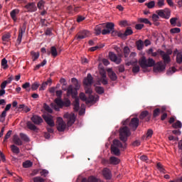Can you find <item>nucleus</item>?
<instances>
[{"mask_svg":"<svg viewBox=\"0 0 182 182\" xmlns=\"http://www.w3.org/2000/svg\"><path fill=\"white\" fill-rule=\"evenodd\" d=\"M139 64L142 69H147V68H153L154 72L157 73L158 72H163L166 70V64L163 61H159L156 63V61L153 58L146 59L144 56L141 57L139 60Z\"/></svg>","mask_w":182,"mask_h":182,"instance_id":"f257e3e1","label":"nucleus"},{"mask_svg":"<svg viewBox=\"0 0 182 182\" xmlns=\"http://www.w3.org/2000/svg\"><path fill=\"white\" fill-rule=\"evenodd\" d=\"M62 90H57L55 92V95L57 96V98L55 99L54 102L51 103V107L56 112H59L60 109H63V107H69L70 106V100H67L65 101L62 100Z\"/></svg>","mask_w":182,"mask_h":182,"instance_id":"f03ea898","label":"nucleus"},{"mask_svg":"<svg viewBox=\"0 0 182 182\" xmlns=\"http://www.w3.org/2000/svg\"><path fill=\"white\" fill-rule=\"evenodd\" d=\"M113 144L111 146V151L114 156H120L119 149H126L127 147V144H122V142L118 139H114L113 141Z\"/></svg>","mask_w":182,"mask_h":182,"instance_id":"7ed1b4c3","label":"nucleus"},{"mask_svg":"<svg viewBox=\"0 0 182 182\" xmlns=\"http://www.w3.org/2000/svg\"><path fill=\"white\" fill-rule=\"evenodd\" d=\"M130 136V129L128 127H122L119 129V139L121 141H123L124 144H126L127 138Z\"/></svg>","mask_w":182,"mask_h":182,"instance_id":"20e7f679","label":"nucleus"},{"mask_svg":"<svg viewBox=\"0 0 182 182\" xmlns=\"http://www.w3.org/2000/svg\"><path fill=\"white\" fill-rule=\"evenodd\" d=\"M103 25L104 29L102 30V35H109L112 32V31H114V23H104Z\"/></svg>","mask_w":182,"mask_h":182,"instance_id":"39448f33","label":"nucleus"},{"mask_svg":"<svg viewBox=\"0 0 182 182\" xmlns=\"http://www.w3.org/2000/svg\"><path fill=\"white\" fill-rule=\"evenodd\" d=\"M158 53L161 56L164 62L163 63L167 66L168 63H170L171 62V58H170V55L166 53V52L159 49Z\"/></svg>","mask_w":182,"mask_h":182,"instance_id":"423d86ee","label":"nucleus"},{"mask_svg":"<svg viewBox=\"0 0 182 182\" xmlns=\"http://www.w3.org/2000/svg\"><path fill=\"white\" fill-rule=\"evenodd\" d=\"M66 129V122L63 121L62 117L57 118V130L58 132H65Z\"/></svg>","mask_w":182,"mask_h":182,"instance_id":"0eeeda50","label":"nucleus"},{"mask_svg":"<svg viewBox=\"0 0 182 182\" xmlns=\"http://www.w3.org/2000/svg\"><path fill=\"white\" fill-rule=\"evenodd\" d=\"M64 118L67 119V124L68 126V127H70V126H72L75 120H76V117H75V114H64Z\"/></svg>","mask_w":182,"mask_h":182,"instance_id":"6e6552de","label":"nucleus"},{"mask_svg":"<svg viewBox=\"0 0 182 182\" xmlns=\"http://www.w3.org/2000/svg\"><path fill=\"white\" fill-rule=\"evenodd\" d=\"M156 14H157V15L161 18L168 19V16H170V9L166 8L164 10H157Z\"/></svg>","mask_w":182,"mask_h":182,"instance_id":"1a4fd4ad","label":"nucleus"},{"mask_svg":"<svg viewBox=\"0 0 182 182\" xmlns=\"http://www.w3.org/2000/svg\"><path fill=\"white\" fill-rule=\"evenodd\" d=\"M89 35H90L89 31L82 30L77 33V34L75 36V39H77V41H80V39H85V38H87Z\"/></svg>","mask_w":182,"mask_h":182,"instance_id":"9d476101","label":"nucleus"},{"mask_svg":"<svg viewBox=\"0 0 182 182\" xmlns=\"http://www.w3.org/2000/svg\"><path fill=\"white\" fill-rule=\"evenodd\" d=\"M43 119L50 127H55V122H53V118L51 115L43 114Z\"/></svg>","mask_w":182,"mask_h":182,"instance_id":"9b49d317","label":"nucleus"},{"mask_svg":"<svg viewBox=\"0 0 182 182\" xmlns=\"http://www.w3.org/2000/svg\"><path fill=\"white\" fill-rule=\"evenodd\" d=\"M140 123V120H139V118L134 117L131 119L129 126L130 129H133V130H136L137 127H139V124Z\"/></svg>","mask_w":182,"mask_h":182,"instance_id":"f8f14e48","label":"nucleus"},{"mask_svg":"<svg viewBox=\"0 0 182 182\" xmlns=\"http://www.w3.org/2000/svg\"><path fill=\"white\" fill-rule=\"evenodd\" d=\"M24 8L27 9L28 12H36L38 8L36 7V4L35 2L28 3Z\"/></svg>","mask_w":182,"mask_h":182,"instance_id":"ddd939ff","label":"nucleus"},{"mask_svg":"<svg viewBox=\"0 0 182 182\" xmlns=\"http://www.w3.org/2000/svg\"><path fill=\"white\" fill-rule=\"evenodd\" d=\"M82 83L84 86H92L93 83V77L92 76V74L88 73L87 77L84 78Z\"/></svg>","mask_w":182,"mask_h":182,"instance_id":"4468645a","label":"nucleus"},{"mask_svg":"<svg viewBox=\"0 0 182 182\" xmlns=\"http://www.w3.org/2000/svg\"><path fill=\"white\" fill-rule=\"evenodd\" d=\"M109 57L110 60H112V62H114V63H117V65L122 63V58H117V55H116V54H114V53L109 52Z\"/></svg>","mask_w":182,"mask_h":182,"instance_id":"2eb2a0df","label":"nucleus"},{"mask_svg":"<svg viewBox=\"0 0 182 182\" xmlns=\"http://www.w3.org/2000/svg\"><path fill=\"white\" fill-rule=\"evenodd\" d=\"M68 95H72L73 99L77 98V90H73V86L69 85L67 90Z\"/></svg>","mask_w":182,"mask_h":182,"instance_id":"dca6fc26","label":"nucleus"},{"mask_svg":"<svg viewBox=\"0 0 182 182\" xmlns=\"http://www.w3.org/2000/svg\"><path fill=\"white\" fill-rule=\"evenodd\" d=\"M140 120H145V122H150L151 119V115H149L148 111H143L139 115Z\"/></svg>","mask_w":182,"mask_h":182,"instance_id":"f3484780","label":"nucleus"},{"mask_svg":"<svg viewBox=\"0 0 182 182\" xmlns=\"http://www.w3.org/2000/svg\"><path fill=\"white\" fill-rule=\"evenodd\" d=\"M102 176L106 180L112 179V171L108 168H104L102 170Z\"/></svg>","mask_w":182,"mask_h":182,"instance_id":"a211bd4d","label":"nucleus"},{"mask_svg":"<svg viewBox=\"0 0 182 182\" xmlns=\"http://www.w3.org/2000/svg\"><path fill=\"white\" fill-rule=\"evenodd\" d=\"M31 122L34 123V124H37L39 126L41 123H43V119L42 117L38 115H33V117L31 118Z\"/></svg>","mask_w":182,"mask_h":182,"instance_id":"6ab92c4d","label":"nucleus"},{"mask_svg":"<svg viewBox=\"0 0 182 182\" xmlns=\"http://www.w3.org/2000/svg\"><path fill=\"white\" fill-rule=\"evenodd\" d=\"M128 66L132 65V72L133 73H139L140 72V66L137 65V61L135 63L129 62L127 63Z\"/></svg>","mask_w":182,"mask_h":182,"instance_id":"aec40b11","label":"nucleus"},{"mask_svg":"<svg viewBox=\"0 0 182 182\" xmlns=\"http://www.w3.org/2000/svg\"><path fill=\"white\" fill-rule=\"evenodd\" d=\"M3 45H7L9 42H11V33H7L4 34L1 37Z\"/></svg>","mask_w":182,"mask_h":182,"instance_id":"412c9836","label":"nucleus"},{"mask_svg":"<svg viewBox=\"0 0 182 182\" xmlns=\"http://www.w3.org/2000/svg\"><path fill=\"white\" fill-rule=\"evenodd\" d=\"M108 76L112 82H115V80H117V75H116V73L114 72L111 68H109L107 70Z\"/></svg>","mask_w":182,"mask_h":182,"instance_id":"4be33fe9","label":"nucleus"},{"mask_svg":"<svg viewBox=\"0 0 182 182\" xmlns=\"http://www.w3.org/2000/svg\"><path fill=\"white\" fill-rule=\"evenodd\" d=\"M26 29V26L23 24V28H21L18 31V36L17 38V42L18 43H21V42H22V36H23V33H25Z\"/></svg>","mask_w":182,"mask_h":182,"instance_id":"5701e85b","label":"nucleus"},{"mask_svg":"<svg viewBox=\"0 0 182 182\" xmlns=\"http://www.w3.org/2000/svg\"><path fill=\"white\" fill-rule=\"evenodd\" d=\"M103 29H105V24L101 23L95 27V33L97 36L100 35L102 32H103Z\"/></svg>","mask_w":182,"mask_h":182,"instance_id":"b1692460","label":"nucleus"},{"mask_svg":"<svg viewBox=\"0 0 182 182\" xmlns=\"http://www.w3.org/2000/svg\"><path fill=\"white\" fill-rule=\"evenodd\" d=\"M50 54L53 58H56V56H58V50L55 46H52L50 50H47V55L49 56Z\"/></svg>","mask_w":182,"mask_h":182,"instance_id":"393cba45","label":"nucleus"},{"mask_svg":"<svg viewBox=\"0 0 182 182\" xmlns=\"http://www.w3.org/2000/svg\"><path fill=\"white\" fill-rule=\"evenodd\" d=\"M73 106L75 112H79V109H80V103L79 98H75L73 102Z\"/></svg>","mask_w":182,"mask_h":182,"instance_id":"a878e982","label":"nucleus"},{"mask_svg":"<svg viewBox=\"0 0 182 182\" xmlns=\"http://www.w3.org/2000/svg\"><path fill=\"white\" fill-rule=\"evenodd\" d=\"M97 100H99L98 96L95 97V95L90 94L88 98H87L86 103L87 105H89V103H93V102H97Z\"/></svg>","mask_w":182,"mask_h":182,"instance_id":"bb28decb","label":"nucleus"},{"mask_svg":"<svg viewBox=\"0 0 182 182\" xmlns=\"http://www.w3.org/2000/svg\"><path fill=\"white\" fill-rule=\"evenodd\" d=\"M129 35H133V30H132V28L128 27L124 33H122V39H126Z\"/></svg>","mask_w":182,"mask_h":182,"instance_id":"cd10ccee","label":"nucleus"},{"mask_svg":"<svg viewBox=\"0 0 182 182\" xmlns=\"http://www.w3.org/2000/svg\"><path fill=\"white\" fill-rule=\"evenodd\" d=\"M18 14H19V9H14L10 13V16L13 19V21H14V22H16V21L18 20V18L16 17Z\"/></svg>","mask_w":182,"mask_h":182,"instance_id":"c85d7f7f","label":"nucleus"},{"mask_svg":"<svg viewBox=\"0 0 182 182\" xmlns=\"http://www.w3.org/2000/svg\"><path fill=\"white\" fill-rule=\"evenodd\" d=\"M13 141L16 146H22V144H23V142L22 141L21 138H19V136H18L17 135L14 136Z\"/></svg>","mask_w":182,"mask_h":182,"instance_id":"c756f323","label":"nucleus"},{"mask_svg":"<svg viewBox=\"0 0 182 182\" xmlns=\"http://www.w3.org/2000/svg\"><path fill=\"white\" fill-rule=\"evenodd\" d=\"M136 46L138 50H142L143 48H144V42L141 40H138L136 41Z\"/></svg>","mask_w":182,"mask_h":182,"instance_id":"7c9ffc66","label":"nucleus"},{"mask_svg":"<svg viewBox=\"0 0 182 182\" xmlns=\"http://www.w3.org/2000/svg\"><path fill=\"white\" fill-rule=\"evenodd\" d=\"M71 82L73 85H74L75 90H79V89H80V85H79V82L77 81V79L72 78Z\"/></svg>","mask_w":182,"mask_h":182,"instance_id":"2f4dec72","label":"nucleus"},{"mask_svg":"<svg viewBox=\"0 0 182 182\" xmlns=\"http://www.w3.org/2000/svg\"><path fill=\"white\" fill-rule=\"evenodd\" d=\"M31 58L33 59V62H35V60H38L39 59V52H35V51H31Z\"/></svg>","mask_w":182,"mask_h":182,"instance_id":"473e14b6","label":"nucleus"},{"mask_svg":"<svg viewBox=\"0 0 182 182\" xmlns=\"http://www.w3.org/2000/svg\"><path fill=\"white\" fill-rule=\"evenodd\" d=\"M109 161L111 164H119V163H120V160L117 159L116 156L110 157Z\"/></svg>","mask_w":182,"mask_h":182,"instance_id":"72a5a7b5","label":"nucleus"},{"mask_svg":"<svg viewBox=\"0 0 182 182\" xmlns=\"http://www.w3.org/2000/svg\"><path fill=\"white\" fill-rule=\"evenodd\" d=\"M112 36H118L122 39V33L120 31H115L114 28L110 32Z\"/></svg>","mask_w":182,"mask_h":182,"instance_id":"f704fd0d","label":"nucleus"},{"mask_svg":"<svg viewBox=\"0 0 182 182\" xmlns=\"http://www.w3.org/2000/svg\"><path fill=\"white\" fill-rule=\"evenodd\" d=\"M85 91L87 95H92L93 93L92 85H85Z\"/></svg>","mask_w":182,"mask_h":182,"instance_id":"c9c22d12","label":"nucleus"},{"mask_svg":"<svg viewBox=\"0 0 182 182\" xmlns=\"http://www.w3.org/2000/svg\"><path fill=\"white\" fill-rule=\"evenodd\" d=\"M145 6H147V8H149V9H153V8H154V6H156V1H151L149 3H146Z\"/></svg>","mask_w":182,"mask_h":182,"instance_id":"e433bc0d","label":"nucleus"},{"mask_svg":"<svg viewBox=\"0 0 182 182\" xmlns=\"http://www.w3.org/2000/svg\"><path fill=\"white\" fill-rule=\"evenodd\" d=\"M11 151H13L15 154H19V153H21L19 148L15 145H11Z\"/></svg>","mask_w":182,"mask_h":182,"instance_id":"4c0bfd02","label":"nucleus"},{"mask_svg":"<svg viewBox=\"0 0 182 182\" xmlns=\"http://www.w3.org/2000/svg\"><path fill=\"white\" fill-rule=\"evenodd\" d=\"M95 91L98 95H103L105 93V88L100 86L95 87Z\"/></svg>","mask_w":182,"mask_h":182,"instance_id":"58836bf2","label":"nucleus"},{"mask_svg":"<svg viewBox=\"0 0 182 182\" xmlns=\"http://www.w3.org/2000/svg\"><path fill=\"white\" fill-rule=\"evenodd\" d=\"M172 127L173 128V129H181V127H182V124H181V122H180V121H176L175 123H173V124H172Z\"/></svg>","mask_w":182,"mask_h":182,"instance_id":"ea45409f","label":"nucleus"},{"mask_svg":"<svg viewBox=\"0 0 182 182\" xmlns=\"http://www.w3.org/2000/svg\"><path fill=\"white\" fill-rule=\"evenodd\" d=\"M138 21L140 22V23H146V25H151V23L150 22V21H149V19L147 18H140L138 19Z\"/></svg>","mask_w":182,"mask_h":182,"instance_id":"a19ab883","label":"nucleus"},{"mask_svg":"<svg viewBox=\"0 0 182 182\" xmlns=\"http://www.w3.org/2000/svg\"><path fill=\"white\" fill-rule=\"evenodd\" d=\"M124 58H129V55L130 54V48L129 47L125 46L123 50Z\"/></svg>","mask_w":182,"mask_h":182,"instance_id":"79ce46f5","label":"nucleus"},{"mask_svg":"<svg viewBox=\"0 0 182 182\" xmlns=\"http://www.w3.org/2000/svg\"><path fill=\"white\" fill-rule=\"evenodd\" d=\"M156 167L161 173H163L164 174H166V169H164V167H163V165L161 163H158L156 164Z\"/></svg>","mask_w":182,"mask_h":182,"instance_id":"37998d69","label":"nucleus"},{"mask_svg":"<svg viewBox=\"0 0 182 182\" xmlns=\"http://www.w3.org/2000/svg\"><path fill=\"white\" fill-rule=\"evenodd\" d=\"M32 161H26L23 163V167L24 168H29V167H32Z\"/></svg>","mask_w":182,"mask_h":182,"instance_id":"c03bdc74","label":"nucleus"},{"mask_svg":"<svg viewBox=\"0 0 182 182\" xmlns=\"http://www.w3.org/2000/svg\"><path fill=\"white\" fill-rule=\"evenodd\" d=\"M27 127L30 129V130H36V129H38V127H36V126H35V124H33L32 122H27Z\"/></svg>","mask_w":182,"mask_h":182,"instance_id":"a18cd8bd","label":"nucleus"},{"mask_svg":"<svg viewBox=\"0 0 182 182\" xmlns=\"http://www.w3.org/2000/svg\"><path fill=\"white\" fill-rule=\"evenodd\" d=\"M20 137L21 140H23V141H26V142L29 141V137H28V135L23 133H20Z\"/></svg>","mask_w":182,"mask_h":182,"instance_id":"49530a36","label":"nucleus"},{"mask_svg":"<svg viewBox=\"0 0 182 182\" xmlns=\"http://www.w3.org/2000/svg\"><path fill=\"white\" fill-rule=\"evenodd\" d=\"M1 66H3V69H8V60H6V58L1 60Z\"/></svg>","mask_w":182,"mask_h":182,"instance_id":"de8ad7c7","label":"nucleus"},{"mask_svg":"<svg viewBox=\"0 0 182 182\" xmlns=\"http://www.w3.org/2000/svg\"><path fill=\"white\" fill-rule=\"evenodd\" d=\"M43 109L46 110V112H48V113H52L53 112L50 107H49V105H48V104L46 103L43 104Z\"/></svg>","mask_w":182,"mask_h":182,"instance_id":"09e8293b","label":"nucleus"},{"mask_svg":"<svg viewBox=\"0 0 182 182\" xmlns=\"http://www.w3.org/2000/svg\"><path fill=\"white\" fill-rule=\"evenodd\" d=\"M176 72H177V69H176V68L173 67V68L168 69V70L166 73V75L170 76V75H173V73H176Z\"/></svg>","mask_w":182,"mask_h":182,"instance_id":"8fccbe9b","label":"nucleus"},{"mask_svg":"<svg viewBox=\"0 0 182 182\" xmlns=\"http://www.w3.org/2000/svg\"><path fill=\"white\" fill-rule=\"evenodd\" d=\"M176 62L177 63H182V53H178L176 55Z\"/></svg>","mask_w":182,"mask_h":182,"instance_id":"3c124183","label":"nucleus"},{"mask_svg":"<svg viewBox=\"0 0 182 182\" xmlns=\"http://www.w3.org/2000/svg\"><path fill=\"white\" fill-rule=\"evenodd\" d=\"M102 48H105V46L103 44H101L100 46H97L95 47H92L90 48L91 52H95V50H97V49H102Z\"/></svg>","mask_w":182,"mask_h":182,"instance_id":"603ef678","label":"nucleus"},{"mask_svg":"<svg viewBox=\"0 0 182 182\" xmlns=\"http://www.w3.org/2000/svg\"><path fill=\"white\" fill-rule=\"evenodd\" d=\"M166 4L164 3V0H158L156 3V6L158 8H161L162 6H164Z\"/></svg>","mask_w":182,"mask_h":182,"instance_id":"864d4df0","label":"nucleus"},{"mask_svg":"<svg viewBox=\"0 0 182 182\" xmlns=\"http://www.w3.org/2000/svg\"><path fill=\"white\" fill-rule=\"evenodd\" d=\"M161 109L159 108H156L154 110L153 117H158L160 116Z\"/></svg>","mask_w":182,"mask_h":182,"instance_id":"5fc2aeb1","label":"nucleus"},{"mask_svg":"<svg viewBox=\"0 0 182 182\" xmlns=\"http://www.w3.org/2000/svg\"><path fill=\"white\" fill-rule=\"evenodd\" d=\"M119 25L121 26L122 28H124V26H129V23H127V20H122L119 21Z\"/></svg>","mask_w":182,"mask_h":182,"instance_id":"6e6d98bb","label":"nucleus"},{"mask_svg":"<svg viewBox=\"0 0 182 182\" xmlns=\"http://www.w3.org/2000/svg\"><path fill=\"white\" fill-rule=\"evenodd\" d=\"M34 182H45V179H43L41 176H36L33 178Z\"/></svg>","mask_w":182,"mask_h":182,"instance_id":"4d7b16f0","label":"nucleus"},{"mask_svg":"<svg viewBox=\"0 0 182 182\" xmlns=\"http://www.w3.org/2000/svg\"><path fill=\"white\" fill-rule=\"evenodd\" d=\"M5 117H6V114L5 112H2L1 114H0V122L4 123L5 122Z\"/></svg>","mask_w":182,"mask_h":182,"instance_id":"13d9d810","label":"nucleus"},{"mask_svg":"<svg viewBox=\"0 0 182 182\" xmlns=\"http://www.w3.org/2000/svg\"><path fill=\"white\" fill-rule=\"evenodd\" d=\"M89 182H100V180L96 178L95 176H90L88 178Z\"/></svg>","mask_w":182,"mask_h":182,"instance_id":"bf43d9fd","label":"nucleus"},{"mask_svg":"<svg viewBox=\"0 0 182 182\" xmlns=\"http://www.w3.org/2000/svg\"><path fill=\"white\" fill-rule=\"evenodd\" d=\"M45 5V1L43 0H40L38 3L37 4V7L38 9H42V7Z\"/></svg>","mask_w":182,"mask_h":182,"instance_id":"052dcab7","label":"nucleus"},{"mask_svg":"<svg viewBox=\"0 0 182 182\" xmlns=\"http://www.w3.org/2000/svg\"><path fill=\"white\" fill-rule=\"evenodd\" d=\"M153 136V131L152 129H148L146 132V139H151V136Z\"/></svg>","mask_w":182,"mask_h":182,"instance_id":"680f3d73","label":"nucleus"},{"mask_svg":"<svg viewBox=\"0 0 182 182\" xmlns=\"http://www.w3.org/2000/svg\"><path fill=\"white\" fill-rule=\"evenodd\" d=\"M80 99H81L82 102H86L87 100V97H86V95H85V93L83 92L80 93Z\"/></svg>","mask_w":182,"mask_h":182,"instance_id":"e2e57ef3","label":"nucleus"},{"mask_svg":"<svg viewBox=\"0 0 182 182\" xmlns=\"http://www.w3.org/2000/svg\"><path fill=\"white\" fill-rule=\"evenodd\" d=\"M179 28H173L170 30L171 33H180Z\"/></svg>","mask_w":182,"mask_h":182,"instance_id":"0e129e2a","label":"nucleus"},{"mask_svg":"<svg viewBox=\"0 0 182 182\" xmlns=\"http://www.w3.org/2000/svg\"><path fill=\"white\" fill-rule=\"evenodd\" d=\"M11 134H12V130H9L5 135L4 141H5L6 140H8V139L11 137Z\"/></svg>","mask_w":182,"mask_h":182,"instance_id":"69168bd1","label":"nucleus"},{"mask_svg":"<svg viewBox=\"0 0 182 182\" xmlns=\"http://www.w3.org/2000/svg\"><path fill=\"white\" fill-rule=\"evenodd\" d=\"M117 68H118L119 73H123V72H124V70H125L124 65H120Z\"/></svg>","mask_w":182,"mask_h":182,"instance_id":"338daca9","label":"nucleus"},{"mask_svg":"<svg viewBox=\"0 0 182 182\" xmlns=\"http://www.w3.org/2000/svg\"><path fill=\"white\" fill-rule=\"evenodd\" d=\"M38 87H39V83H38V82H34L31 85L32 90H37Z\"/></svg>","mask_w":182,"mask_h":182,"instance_id":"774afa93","label":"nucleus"}]
</instances>
